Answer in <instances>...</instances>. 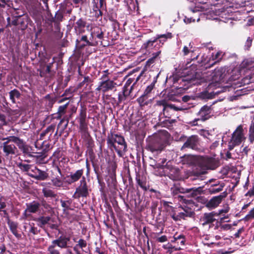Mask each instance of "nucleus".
Masks as SVG:
<instances>
[{
    "label": "nucleus",
    "mask_w": 254,
    "mask_h": 254,
    "mask_svg": "<svg viewBox=\"0 0 254 254\" xmlns=\"http://www.w3.org/2000/svg\"><path fill=\"white\" fill-rule=\"evenodd\" d=\"M156 37H154L153 39H150L144 43L142 46V48L147 51H149L155 48L156 44L155 43L157 42Z\"/></svg>",
    "instance_id": "33"
},
{
    "label": "nucleus",
    "mask_w": 254,
    "mask_h": 254,
    "mask_svg": "<svg viewBox=\"0 0 254 254\" xmlns=\"http://www.w3.org/2000/svg\"><path fill=\"white\" fill-rule=\"evenodd\" d=\"M107 142L120 156L127 150V145L124 138L122 136L116 134L114 138H108Z\"/></svg>",
    "instance_id": "5"
},
{
    "label": "nucleus",
    "mask_w": 254,
    "mask_h": 254,
    "mask_svg": "<svg viewBox=\"0 0 254 254\" xmlns=\"http://www.w3.org/2000/svg\"><path fill=\"white\" fill-rule=\"evenodd\" d=\"M93 37L97 40L98 44L102 45V40L104 38V32L101 28L97 27L92 31Z\"/></svg>",
    "instance_id": "29"
},
{
    "label": "nucleus",
    "mask_w": 254,
    "mask_h": 254,
    "mask_svg": "<svg viewBox=\"0 0 254 254\" xmlns=\"http://www.w3.org/2000/svg\"><path fill=\"white\" fill-rule=\"evenodd\" d=\"M226 75L225 70L222 68H216L212 72V78L216 82H223Z\"/></svg>",
    "instance_id": "19"
},
{
    "label": "nucleus",
    "mask_w": 254,
    "mask_h": 254,
    "mask_svg": "<svg viewBox=\"0 0 254 254\" xmlns=\"http://www.w3.org/2000/svg\"><path fill=\"white\" fill-rule=\"evenodd\" d=\"M26 211H28L29 213H36L40 210V202L34 200L32 202L26 203Z\"/></svg>",
    "instance_id": "27"
},
{
    "label": "nucleus",
    "mask_w": 254,
    "mask_h": 254,
    "mask_svg": "<svg viewBox=\"0 0 254 254\" xmlns=\"http://www.w3.org/2000/svg\"><path fill=\"white\" fill-rule=\"evenodd\" d=\"M33 166L31 165L23 163H20L18 165V167L21 169V171L23 172H27V174L29 172H30L32 169L31 168H32Z\"/></svg>",
    "instance_id": "53"
},
{
    "label": "nucleus",
    "mask_w": 254,
    "mask_h": 254,
    "mask_svg": "<svg viewBox=\"0 0 254 254\" xmlns=\"http://www.w3.org/2000/svg\"><path fill=\"white\" fill-rule=\"evenodd\" d=\"M163 248L165 250H174V251H180L182 249L180 247H176L175 246H173L170 243H168V244L166 245H163Z\"/></svg>",
    "instance_id": "62"
},
{
    "label": "nucleus",
    "mask_w": 254,
    "mask_h": 254,
    "mask_svg": "<svg viewBox=\"0 0 254 254\" xmlns=\"http://www.w3.org/2000/svg\"><path fill=\"white\" fill-rule=\"evenodd\" d=\"M192 163L193 165L201 169L200 172H192L189 177L192 181L198 180L201 181L200 177L205 173L206 170H214L218 167V162L212 157L202 156H194L192 157Z\"/></svg>",
    "instance_id": "1"
},
{
    "label": "nucleus",
    "mask_w": 254,
    "mask_h": 254,
    "mask_svg": "<svg viewBox=\"0 0 254 254\" xmlns=\"http://www.w3.org/2000/svg\"><path fill=\"white\" fill-rule=\"evenodd\" d=\"M249 140L251 143H253L254 141V128H250Z\"/></svg>",
    "instance_id": "64"
},
{
    "label": "nucleus",
    "mask_w": 254,
    "mask_h": 254,
    "mask_svg": "<svg viewBox=\"0 0 254 254\" xmlns=\"http://www.w3.org/2000/svg\"><path fill=\"white\" fill-rule=\"evenodd\" d=\"M59 123L58 127H67L68 123V120L67 118H64L59 120Z\"/></svg>",
    "instance_id": "60"
},
{
    "label": "nucleus",
    "mask_w": 254,
    "mask_h": 254,
    "mask_svg": "<svg viewBox=\"0 0 254 254\" xmlns=\"http://www.w3.org/2000/svg\"><path fill=\"white\" fill-rule=\"evenodd\" d=\"M74 89L72 87H70L67 89H66L63 94L62 95V97L65 96V98L61 99L60 100H59V103H62L65 100L70 99L72 96V93L74 92Z\"/></svg>",
    "instance_id": "41"
},
{
    "label": "nucleus",
    "mask_w": 254,
    "mask_h": 254,
    "mask_svg": "<svg viewBox=\"0 0 254 254\" xmlns=\"http://www.w3.org/2000/svg\"><path fill=\"white\" fill-rule=\"evenodd\" d=\"M136 181L138 185L142 188L144 191H147L149 189V186L147 185L145 181H142L139 174L136 175Z\"/></svg>",
    "instance_id": "44"
},
{
    "label": "nucleus",
    "mask_w": 254,
    "mask_h": 254,
    "mask_svg": "<svg viewBox=\"0 0 254 254\" xmlns=\"http://www.w3.org/2000/svg\"><path fill=\"white\" fill-rule=\"evenodd\" d=\"M40 204L42 207L41 209L42 215H46L54 213L53 208L44 198L41 199Z\"/></svg>",
    "instance_id": "25"
},
{
    "label": "nucleus",
    "mask_w": 254,
    "mask_h": 254,
    "mask_svg": "<svg viewBox=\"0 0 254 254\" xmlns=\"http://www.w3.org/2000/svg\"><path fill=\"white\" fill-rule=\"evenodd\" d=\"M145 131L141 128H137L134 130V135L136 140H143L145 136Z\"/></svg>",
    "instance_id": "51"
},
{
    "label": "nucleus",
    "mask_w": 254,
    "mask_h": 254,
    "mask_svg": "<svg viewBox=\"0 0 254 254\" xmlns=\"http://www.w3.org/2000/svg\"><path fill=\"white\" fill-rule=\"evenodd\" d=\"M203 187V185H202V186L198 188L193 187L190 189H185V192L190 193L192 197H195L197 196L198 194H201L202 192V188Z\"/></svg>",
    "instance_id": "35"
},
{
    "label": "nucleus",
    "mask_w": 254,
    "mask_h": 254,
    "mask_svg": "<svg viewBox=\"0 0 254 254\" xmlns=\"http://www.w3.org/2000/svg\"><path fill=\"white\" fill-rule=\"evenodd\" d=\"M87 246V242L85 240L80 239L78 241V244H76L74 247H73V250L76 252L77 254H80L79 252H78L77 250V248H79L81 249H83L84 248H85Z\"/></svg>",
    "instance_id": "52"
},
{
    "label": "nucleus",
    "mask_w": 254,
    "mask_h": 254,
    "mask_svg": "<svg viewBox=\"0 0 254 254\" xmlns=\"http://www.w3.org/2000/svg\"><path fill=\"white\" fill-rule=\"evenodd\" d=\"M93 10L95 13L94 17L96 19H99L100 16H102L103 12L99 8L96 4L93 6Z\"/></svg>",
    "instance_id": "57"
},
{
    "label": "nucleus",
    "mask_w": 254,
    "mask_h": 254,
    "mask_svg": "<svg viewBox=\"0 0 254 254\" xmlns=\"http://www.w3.org/2000/svg\"><path fill=\"white\" fill-rule=\"evenodd\" d=\"M13 136H10L7 138V140L3 143V151L6 156H12L15 155L17 152V148L14 143L11 140Z\"/></svg>",
    "instance_id": "11"
},
{
    "label": "nucleus",
    "mask_w": 254,
    "mask_h": 254,
    "mask_svg": "<svg viewBox=\"0 0 254 254\" xmlns=\"http://www.w3.org/2000/svg\"><path fill=\"white\" fill-rule=\"evenodd\" d=\"M129 95L130 92L126 91V89H122V91L118 93V101L116 102L117 106L120 105V104L126 101Z\"/></svg>",
    "instance_id": "36"
},
{
    "label": "nucleus",
    "mask_w": 254,
    "mask_h": 254,
    "mask_svg": "<svg viewBox=\"0 0 254 254\" xmlns=\"http://www.w3.org/2000/svg\"><path fill=\"white\" fill-rule=\"evenodd\" d=\"M173 35L171 32H167L164 34H157L156 36L157 41H159V44H161V46L164 45V43L166 42L168 39H171L173 38Z\"/></svg>",
    "instance_id": "34"
},
{
    "label": "nucleus",
    "mask_w": 254,
    "mask_h": 254,
    "mask_svg": "<svg viewBox=\"0 0 254 254\" xmlns=\"http://www.w3.org/2000/svg\"><path fill=\"white\" fill-rule=\"evenodd\" d=\"M48 251L49 252L50 254H61L58 250L55 249V246L52 244L48 248Z\"/></svg>",
    "instance_id": "63"
},
{
    "label": "nucleus",
    "mask_w": 254,
    "mask_h": 254,
    "mask_svg": "<svg viewBox=\"0 0 254 254\" xmlns=\"http://www.w3.org/2000/svg\"><path fill=\"white\" fill-rule=\"evenodd\" d=\"M182 208L184 212L179 213L184 215V218H182V219L185 220L186 217H192L194 215L195 213L191 210V208L187 207H183Z\"/></svg>",
    "instance_id": "50"
},
{
    "label": "nucleus",
    "mask_w": 254,
    "mask_h": 254,
    "mask_svg": "<svg viewBox=\"0 0 254 254\" xmlns=\"http://www.w3.org/2000/svg\"><path fill=\"white\" fill-rule=\"evenodd\" d=\"M11 140L17 146L20 151L22 152L24 156L35 157V155H33V154L35 152L32 147L27 144L23 140L15 136L12 137Z\"/></svg>",
    "instance_id": "6"
},
{
    "label": "nucleus",
    "mask_w": 254,
    "mask_h": 254,
    "mask_svg": "<svg viewBox=\"0 0 254 254\" xmlns=\"http://www.w3.org/2000/svg\"><path fill=\"white\" fill-rule=\"evenodd\" d=\"M30 172L28 173V176L38 181H44L49 178V174L45 171H42L36 166H33Z\"/></svg>",
    "instance_id": "12"
},
{
    "label": "nucleus",
    "mask_w": 254,
    "mask_h": 254,
    "mask_svg": "<svg viewBox=\"0 0 254 254\" xmlns=\"http://www.w3.org/2000/svg\"><path fill=\"white\" fill-rule=\"evenodd\" d=\"M84 174V169H81L76 170L74 173H70V175L67 176V180L66 182L71 185L78 181H80L83 177Z\"/></svg>",
    "instance_id": "16"
},
{
    "label": "nucleus",
    "mask_w": 254,
    "mask_h": 254,
    "mask_svg": "<svg viewBox=\"0 0 254 254\" xmlns=\"http://www.w3.org/2000/svg\"><path fill=\"white\" fill-rule=\"evenodd\" d=\"M42 192L45 197L56 198L57 196V194L54 191L47 188H43Z\"/></svg>",
    "instance_id": "43"
},
{
    "label": "nucleus",
    "mask_w": 254,
    "mask_h": 254,
    "mask_svg": "<svg viewBox=\"0 0 254 254\" xmlns=\"http://www.w3.org/2000/svg\"><path fill=\"white\" fill-rule=\"evenodd\" d=\"M161 53V51H158L156 53L152 54V57L149 58L146 62L145 65L146 69L149 68L151 66H153L156 62L160 61V57H159Z\"/></svg>",
    "instance_id": "26"
},
{
    "label": "nucleus",
    "mask_w": 254,
    "mask_h": 254,
    "mask_svg": "<svg viewBox=\"0 0 254 254\" xmlns=\"http://www.w3.org/2000/svg\"><path fill=\"white\" fill-rule=\"evenodd\" d=\"M69 241V237L61 236L57 239L53 240L52 244L55 247L57 246L61 249H65L67 248V243Z\"/></svg>",
    "instance_id": "20"
},
{
    "label": "nucleus",
    "mask_w": 254,
    "mask_h": 254,
    "mask_svg": "<svg viewBox=\"0 0 254 254\" xmlns=\"http://www.w3.org/2000/svg\"><path fill=\"white\" fill-rule=\"evenodd\" d=\"M253 219H254V207L243 219V220H244L245 221H248Z\"/></svg>",
    "instance_id": "61"
},
{
    "label": "nucleus",
    "mask_w": 254,
    "mask_h": 254,
    "mask_svg": "<svg viewBox=\"0 0 254 254\" xmlns=\"http://www.w3.org/2000/svg\"><path fill=\"white\" fill-rule=\"evenodd\" d=\"M175 198L177 199L180 203L182 204H191L192 201L191 200L187 199L186 196L181 195L175 196Z\"/></svg>",
    "instance_id": "55"
},
{
    "label": "nucleus",
    "mask_w": 254,
    "mask_h": 254,
    "mask_svg": "<svg viewBox=\"0 0 254 254\" xmlns=\"http://www.w3.org/2000/svg\"><path fill=\"white\" fill-rule=\"evenodd\" d=\"M150 97L142 94L140 97L136 99V102L139 105V107L143 108L151 103L154 98L149 99Z\"/></svg>",
    "instance_id": "28"
},
{
    "label": "nucleus",
    "mask_w": 254,
    "mask_h": 254,
    "mask_svg": "<svg viewBox=\"0 0 254 254\" xmlns=\"http://www.w3.org/2000/svg\"><path fill=\"white\" fill-rule=\"evenodd\" d=\"M198 145V138L197 135H191L189 137L184 143L183 147L190 148L193 150H197Z\"/></svg>",
    "instance_id": "18"
},
{
    "label": "nucleus",
    "mask_w": 254,
    "mask_h": 254,
    "mask_svg": "<svg viewBox=\"0 0 254 254\" xmlns=\"http://www.w3.org/2000/svg\"><path fill=\"white\" fill-rule=\"evenodd\" d=\"M224 187V184H221L219 185L218 184H215L208 189V191L211 194L216 193L222 191Z\"/></svg>",
    "instance_id": "45"
},
{
    "label": "nucleus",
    "mask_w": 254,
    "mask_h": 254,
    "mask_svg": "<svg viewBox=\"0 0 254 254\" xmlns=\"http://www.w3.org/2000/svg\"><path fill=\"white\" fill-rule=\"evenodd\" d=\"M86 108L81 106L80 109L79 115L76 118V121L79 123V127H86Z\"/></svg>",
    "instance_id": "21"
},
{
    "label": "nucleus",
    "mask_w": 254,
    "mask_h": 254,
    "mask_svg": "<svg viewBox=\"0 0 254 254\" xmlns=\"http://www.w3.org/2000/svg\"><path fill=\"white\" fill-rule=\"evenodd\" d=\"M72 28L77 35H80L85 32V28H89L86 18L80 17L76 21L72 23Z\"/></svg>",
    "instance_id": "9"
},
{
    "label": "nucleus",
    "mask_w": 254,
    "mask_h": 254,
    "mask_svg": "<svg viewBox=\"0 0 254 254\" xmlns=\"http://www.w3.org/2000/svg\"><path fill=\"white\" fill-rule=\"evenodd\" d=\"M68 107L69 102L59 107L57 113L54 114V117L57 118V120H60L62 117L66 113Z\"/></svg>",
    "instance_id": "30"
},
{
    "label": "nucleus",
    "mask_w": 254,
    "mask_h": 254,
    "mask_svg": "<svg viewBox=\"0 0 254 254\" xmlns=\"http://www.w3.org/2000/svg\"><path fill=\"white\" fill-rule=\"evenodd\" d=\"M88 128H80V131L84 133L85 135V146L87 148V152L90 156L94 154L93 148L94 147V142L91 137L89 133L87 132Z\"/></svg>",
    "instance_id": "13"
},
{
    "label": "nucleus",
    "mask_w": 254,
    "mask_h": 254,
    "mask_svg": "<svg viewBox=\"0 0 254 254\" xmlns=\"http://www.w3.org/2000/svg\"><path fill=\"white\" fill-rule=\"evenodd\" d=\"M243 132V128H236L232 134L230 140L228 142V150H233L235 146L239 145L244 139H245Z\"/></svg>",
    "instance_id": "7"
},
{
    "label": "nucleus",
    "mask_w": 254,
    "mask_h": 254,
    "mask_svg": "<svg viewBox=\"0 0 254 254\" xmlns=\"http://www.w3.org/2000/svg\"><path fill=\"white\" fill-rule=\"evenodd\" d=\"M39 72V75L41 77H45L48 74L51 76L55 72L52 69H50V67L47 66L46 64L42 63L40 65V68L38 69Z\"/></svg>",
    "instance_id": "24"
},
{
    "label": "nucleus",
    "mask_w": 254,
    "mask_h": 254,
    "mask_svg": "<svg viewBox=\"0 0 254 254\" xmlns=\"http://www.w3.org/2000/svg\"><path fill=\"white\" fill-rule=\"evenodd\" d=\"M223 57L222 52L220 51L217 52L215 54H213L212 60L215 61L213 64L220 62L222 59Z\"/></svg>",
    "instance_id": "56"
},
{
    "label": "nucleus",
    "mask_w": 254,
    "mask_h": 254,
    "mask_svg": "<svg viewBox=\"0 0 254 254\" xmlns=\"http://www.w3.org/2000/svg\"><path fill=\"white\" fill-rule=\"evenodd\" d=\"M170 137V134L165 130L154 133L147 139L146 149L152 153L161 152L169 144Z\"/></svg>",
    "instance_id": "2"
},
{
    "label": "nucleus",
    "mask_w": 254,
    "mask_h": 254,
    "mask_svg": "<svg viewBox=\"0 0 254 254\" xmlns=\"http://www.w3.org/2000/svg\"><path fill=\"white\" fill-rule=\"evenodd\" d=\"M51 219V217L49 216H42L36 218L35 220L37 222V225L40 227L43 228L46 225L49 223Z\"/></svg>",
    "instance_id": "31"
},
{
    "label": "nucleus",
    "mask_w": 254,
    "mask_h": 254,
    "mask_svg": "<svg viewBox=\"0 0 254 254\" xmlns=\"http://www.w3.org/2000/svg\"><path fill=\"white\" fill-rule=\"evenodd\" d=\"M63 19L64 15L62 12L58 11L56 12L54 17L52 16L51 18H48V21L54 23L55 29L57 31H60L61 30L60 23L63 20Z\"/></svg>",
    "instance_id": "17"
},
{
    "label": "nucleus",
    "mask_w": 254,
    "mask_h": 254,
    "mask_svg": "<svg viewBox=\"0 0 254 254\" xmlns=\"http://www.w3.org/2000/svg\"><path fill=\"white\" fill-rule=\"evenodd\" d=\"M7 224L11 233L17 238L20 237L17 231L18 223L8 219Z\"/></svg>",
    "instance_id": "37"
},
{
    "label": "nucleus",
    "mask_w": 254,
    "mask_h": 254,
    "mask_svg": "<svg viewBox=\"0 0 254 254\" xmlns=\"http://www.w3.org/2000/svg\"><path fill=\"white\" fill-rule=\"evenodd\" d=\"M227 195V192L225 191L219 195L212 197L210 200L207 201L205 206L209 210L215 209L221 203L222 200L226 197Z\"/></svg>",
    "instance_id": "10"
},
{
    "label": "nucleus",
    "mask_w": 254,
    "mask_h": 254,
    "mask_svg": "<svg viewBox=\"0 0 254 254\" xmlns=\"http://www.w3.org/2000/svg\"><path fill=\"white\" fill-rule=\"evenodd\" d=\"M76 44L78 45V48L83 49L86 46H96L95 43L89 42L86 35H82L79 40H76Z\"/></svg>",
    "instance_id": "23"
},
{
    "label": "nucleus",
    "mask_w": 254,
    "mask_h": 254,
    "mask_svg": "<svg viewBox=\"0 0 254 254\" xmlns=\"http://www.w3.org/2000/svg\"><path fill=\"white\" fill-rule=\"evenodd\" d=\"M52 185L56 187L61 188L63 185V183L60 177L52 178L51 179Z\"/></svg>",
    "instance_id": "54"
},
{
    "label": "nucleus",
    "mask_w": 254,
    "mask_h": 254,
    "mask_svg": "<svg viewBox=\"0 0 254 254\" xmlns=\"http://www.w3.org/2000/svg\"><path fill=\"white\" fill-rule=\"evenodd\" d=\"M72 202V199L70 198H68L66 200H63L62 199L60 200L61 206L63 208V211L64 213H66V211L69 210H72V209H71L70 207Z\"/></svg>",
    "instance_id": "40"
},
{
    "label": "nucleus",
    "mask_w": 254,
    "mask_h": 254,
    "mask_svg": "<svg viewBox=\"0 0 254 254\" xmlns=\"http://www.w3.org/2000/svg\"><path fill=\"white\" fill-rule=\"evenodd\" d=\"M199 134L209 139H211V137L214 136L216 134L214 128H213L210 130H206L205 129H201L199 130Z\"/></svg>",
    "instance_id": "38"
},
{
    "label": "nucleus",
    "mask_w": 254,
    "mask_h": 254,
    "mask_svg": "<svg viewBox=\"0 0 254 254\" xmlns=\"http://www.w3.org/2000/svg\"><path fill=\"white\" fill-rule=\"evenodd\" d=\"M30 21H31L30 18L26 14L18 16V28L22 31L25 30L27 28Z\"/></svg>",
    "instance_id": "22"
},
{
    "label": "nucleus",
    "mask_w": 254,
    "mask_h": 254,
    "mask_svg": "<svg viewBox=\"0 0 254 254\" xmlns=\"http://www.w3.org/2000/svg\"><path fill=\"white\" fill-rule=\"evenodd\" d=\"M55 120H57V118L54 117V114L48 116L44 121H43V126H46V125H48L49 124H51L48 127H56V125L55 124Z\"/></svg>",
    "instance_id": "46"
},
{
    "label": "nucleus",
    "mask_w": 254,
    "mask_h": 254,
    "mask_svg": "<svg viewBox=\"0 0 254 254\" xmlns=\"http://www.w3.org/2000/svg\"><path fill=\"white\" fill-rule=\"evenodd\" d=\"M40 232V230L38 229L35 226L34 223H31L29 224V230L28 231V236L30 237L33 235H38Z\"/></svg>",
    "instance_id": "42"
},
{
    "label": "nucleus",
    "mask_w": 254,
    "mask_h": 254,
    "mask_svg": "<svg viewBox=\"0 0 254 254\" xmlns=\"http://www.w3.org/2000/svg\"><path fill=\"white\" fill-rule=\"evenodd\" d=\"M42 147L43 148V151L44 152V153H37V155H36V157L38 158H40L42 160H44L46 157H47V155L46 154V152L49 150L50 147V144L49 143H47L46 141H44L42 145Z\"/></svg>",
    "instance_id": "39"
},
{
    "label": "nucleus",
    "mask_w": 254,
    "mask_h": 254,
    "mask_svg": "<svg viewBox=\"0 0 254 254\" xmlns=\"http://www.w3.org/2000/svg\"><path fill=\"white\" fill-rule=\"evenodd\" d=\"M92 82L93 80L89 76H85L84 77L83 80L79 84L78 87L81 88L83 87L85 84L86 85V86H87L89 83Z\"/></svg>",
    "instance_id": "58"
},
{
    "label": "nucleus",
    "mask_w": 254,
    "mask_h": 254,
    "mask_svg": "<svg viewBox=\"0 0 254 254\" xmlns=\"http://www.w3.org/2000/svg\"><path fill=\"white\" fill-rule=\"evenodd\" d=\"M159 76V73L154 77L153 81L151 82V83L148 85L145 88V90L143 94L148 96L150 97L152 96V94H153V90L155 87V84L157 82V78Z\"/></svg>",
    "instance_id": "32"
},
{
    "label": "nucleus",
    "mask_w": 254,
    "mask_h": 254,
    "mask_svg": "<svg viewBox=\"0 0 254 254\" xmlns=\"http://www.w3.org/2000/svg\"><path fill=\"white\" fill-rule=\"evenodd\" d=\"M178 81H180V85H182L179 87V88H182L184 90H187L191 87L193 85H195L197 80L195 77L190 76H185L180 78Z\"/></svg>",
    "instance_id": "15"
},
{
    "label": "nucleus",
    "mask_w": 254,
    "mask_h": 254,
    "mask_svg": "<svg viewBox=\"0 0 254 254\" xmlns=\"http://www.w3.org/2000/svg\"><path fill=\"white\" fill-rule=\"evenodd\" d=\"M227 219H228V215L220 217L219 221H218L219 218H217L216 211H213L210 212L204 213L201 217L200 221L202 222V226H204L208 225L209 226V228H211L214 226L213 223L215 222H216L217 224L218 223H222L224 222H229V220H226Z\"/></svg>",
    "instance_id": "3"
},
{
    "label": "nucleus",
    "mask_w": 254,
    "mask_h": 254,
    "mask_svg": "<svg viewBox=\"0 0 254 254\" xmlns=\"http://www.w3.org/2000/svg\"><path fill=\"white\" fill-rule=\"evenodd\" d=\"M107 17L110 21L113 22V26L115 29L117 27L119 28L120 23L116 19L117 14L116 13H111L110 14H108Z\"/></svg>",
    "instance_id": "49"
},
{
    "label": "nucleus",
    "mask_w": 254,
    "mask_h": 254,
    "mask_svg": "<svg viewBox=\"0 0 254 254\" xmlns=\"http://www.w3.org/2000/svg\"><path fill=\"white\" fill-rule=\"evenodd\" d=\"M180 240V245L181 246H184L186 243V237L183 234H180L177 235V234L174 235L173 237L172 240H171V243H176L177 241Z\"/></svg>",
    "instance_id": "48"
},
{
    "label": "nucleus",
    "mask_w": 254,
    "mask_h": 254,
    "mask_svg": "<svg viewBox=\"0 0 254 254\" xmlns=\"http://www.w3.org/2000/svg\"><path fill=\"white\" fill-rule=\"evenodd\" d=\"M89 181V179L87 180L85 177L82 178L72 195L73 198L75 199H79L80 197L87 198L89 195V192L91 191L90 186L88 184Z\"/></svg>",
    "instance_id": "4"
},
{
    "label": "nucleus",
    "mask_w": 254,
    "mask_h": 254,
    "mask_svg": "<svg viewBox=\"0 0 254 254\" xmlns=\"http://www.w3.org/2000/svg\"><path fill=\"white\" fill-rule=\"evenodd\" d=\"M211 106L205 105L201 108L198 113V116L199 117L193 121L192 126H199V125L197 123L198 121L204 122L210 118V114L212 111Z\"/></svg>",
    "instance_id": "8"
},
{
    "label": "nucleus",
    "mask_w": 254,
    "mask_h": 254,
    "mask_svg": "<svg viewBox=\"0 0 254 254\" xmlns=\"http://www.w3.org/2000/svg\"><path fill=\"white\" fill-rule=\"evenodd\" d=\"M9 98L13 103L16 102L15 99H19L20 97L21 94L16 89H14L9 92Z\"/></svg>",
    "instance_id": "47"
},
{
    "label": "nucleus",
    "mask_w": 254,
    "mask_h": 254,
    "mask_svg": "<svg viewBox=\"0 0 254 254\" xmlns=\"http://www.w3.org/2000/svg\"><path fill=\"white\" fill-rule=\"evenodd\" d=\"M167 106V100L165 99L157 100L154 106H163V111L166 110V106Z\"/></svg>",
    "instance_id": "59"
},
{
    "label": "nucleus",
    "mask_w": 254,
    "mask_h": 254,
    "mask_svg": "<svg viewBox=\"0 0 254 254\" xmlns=\"http://www.w3.org/2000/svg\"><path fill=\"white\" fill-rule=\"evenodd\" d=\"M117 85L113 80H109L101 81L99 82L98 86L96 88V91H101L105 93L110 90H113Z\"/></svg>",
    "instance_id": "14"
}]
</instances>
